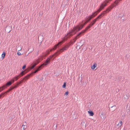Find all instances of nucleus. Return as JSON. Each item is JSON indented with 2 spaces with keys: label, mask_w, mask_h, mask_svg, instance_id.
<instances>
[{
  "label": "nucleus",
  "mask_w": 130,
  "mask_h": 130,
  "mask_svg": "<svg viewBox=\"0 0 130 130\" xmlns=\"http://www.w3.org/2000/svg\"><path fill=\"white\" fill-rule=\"evenodd\" d=\"M77 27H74L71 30H69V32L67 33V34L63 38L62 40L56 45H55L52 49L50 50V51H52V50H56L57 47H58L61 46L62 43L67 41L68 39L70 38L73 35L75 34L78 31H77Z\"/></svg>",
  "instance_id": "f257e3e1"
},
{
  "label": "nucleus",
  "mask_w": 130,
  "mask_h": 130,
  "mask_svg": "<svg viewBox=\"0 0 130 130\" xmlns=\"http://www.w3.org/2000/svg\"><path fill=\"white\" fill-rule=\"evenodd\" d=\"M113 6H109L106 9V10L100 14L95 19L97 21V20L101 18L104 14L110 11L113 8Z\"/></svg>",
  "instance_id": "f03ea898"
},
{
  "label": "nucleus",
  "mask_w": 130,
  "mask_h": 130,
  "mask_svg": "<svg viewBox=\"0 0 130 130\" xmlns=\"http://www.w3.org/2000/svg\"><path fill=\"white\" fill-rule=\"evenodd\" d=\"M26 73L25 71H22L18 75L14 77L13 79H11L12 83H13L14 81H17L19 78L22 76Z\"/></svg>",
  "instance_id": "7ed1b4c3"
},
{
  "label": "nucleus",
  "mask_w": 130,
  "mask_h": 130,
  "mask_svg": "<svg viewBox=\"0 0 130 130\" xmlns=\"http://www.w3.org/2000/svg\"><path fill=\"white\" fill-rule=\"evenodd\" d=\"M70 45L69 44H68L66 45L64 47H63L62 48L60 49L59 51H58L56 52L55 53V54H56V56H57L60 52L63 51L64 50H67L68 48L70 46Z\"/></svg>",
  "instance_id": "20e7f679"
},
{
  "label": "nucleus",
  "mask_w": 130,
  "mask_h": 130,
  "mask_svg": "<svg viewBox=\"0 0 130 130\" xmlns=\"http://www.w3.org/2000/svg\"><path fill=\"white\" fill-rule=\"evenodd\" d=\"M107 2L106 1H104L100 5V8L98 9L97 11V13H98L100 12L102 10L107 6Z\"/></svg>",
  "instance_id": "39448f33"
},
{
  "label": "nucleus",
  "mask_w": 130,
  "mask_h": 130,
  "mask_svg": "<svg viewBox=\"0 0 130 130\" xmlns=\"http://www.w3.org/2000/svg\"><path fill=\"white\" fill-rule=\"evenodd\" d=\"M55 54V53H54L53 55L50 56L46 60L43 64L41 65V66H42L43 65L46 66L50 62V59H51L54 56H56V55Z\"/></svg>",
  "instance_id": "423d86ee"
},
{
  "label": "nucleus",
  "mask_w": 130,
  "mask_h": 130,
  "mask_svg": "<svg viewBox=\"0 0 130 130\" xmlns=\"http://www.w3.org/2000/svg\"><path fill=\"white\" fill-rule=\"evenodd\" d=\"M12 83V82L11 80V81H9L7 82V83H6V85H3L2 87H0V92L2 91V90H3L4 89L6 88V86H10Z\"/></svg>",
  "instance_id": "0eeeda50"
},
{
  "label": "nucleus",
  "mask_w": 130,
  "mask_h": 130,
  "mask_svg": "<svg viewBox=\"0 0 130 130\" xmlns=\"http://www.w3.org/2000/svg\"><path fill=\"white\" fill-rule=\"evenodd\" d=\"M87 30H86V28H85V30H82L81 32H79L78 34H77L75 37L76 39H75V40L74 42H75L77 39L79 38L82 36V34L84 33Z\"/></svg>",
  "instance_id": "6e6552de"
},
{
  "label": "nucleus",
  "mask_w": 130,
  "mask_h": 130,
  "mask_svg": "<svg viewBox=\"0 0 130 130\" xmlns=\"http://www.w3.org/2000/svg\"><path fill=\"white\" fill-rule=\"evenodd\" d=\"M96 20L95 19H94L91 22L90 24L86 27L85 28L86 30H87L88 29L92 27L95 23Z\"/></svg>",
  "instance_id": "1a4fd4ad"
},
{
  "label": "nucleus",
  "mask_w": 130,
  "mask_h": 130,
  "mask_svg": "<svg viewBox=\"0 0 130 130\" xmlns=\"http://www.w3.org/2000/svg\"><path fill=\"white\" fill-rule=\"evenodd\" d=\"M88 22L87 21H86L83 24L81 25L80 26L79 25H77L75 27H77V31H79L80 30L82 29L84 27V26Z\"/></svg>",
  "instance_id": "9d476101"
},
{
  "label": "nucleus",
  "mask_w": 130,
  "mask_h": 130,
  "mask_svg": "<svg viewBox=\"0 0 130 130\" xmlns=\"http://www.w3.org/2000/svg\"><path fill=\"white\" fill-rule=\"evenodd\" d=\"M41 67V66H40L38 67L37 69H36V70L34 71L32 73H30L32 74L30 76H32L33 75V74L36 73L38 71L40 70Z\"/></svg>",
  "instance_id": "9b49d317"
},
{
  "label": "nucleus",
  "mask_w": 130,
  "mask_h": 130,
  "mask_svg": "<svg viewBox=\"0 0 130 130\" xmlns=\"http://www.w3.org/2000/svg\"><path fill=\"white\" fill-rule=\"evenodd\" d=\"M41 67V66H40L38 67L37 69H36V70L34 71L32 73H30L32 74L30 76H32L33 75V74L36 73L38 71L40 70Z\"/></svg>",
  "instance_id": "f8f14e48"
},
{
  "label": "nucleus",
  "mask_w": 130,
  "mask_h": 130,
  "mask_svg": "<svg viewBox=\"0 0 130 130\" xmlns=\"http://www.w3.org/2000/svg\"><path fill=\"white\" fill-rule=\"evenodd\" d=\"M32 74L29 73V74H28L26 76H25L24 78L21 80L22 83V82L24 80H27L28 79L30 76V75H31Z\"/></svg>",
  "instance_id": "ddd939ff"
},
{
  "label": "nucleus",
  "mask_w": 130,
  "mask_h": 130,
  "mask_svg": "<svg viewBox=\"0 0 130 130\" xmlns=\"http://www.w3.org/2000/svg\"><path fill=\"white\" fill-rule=\"evenodd\" d=\"M93 15H89V17H87L86 18V21L87 22H89L92 18L93 17H92V16Z\"/></svg>",
  "instance_id": "4468645a"
},
{
  "label": "nucleus",
  "mask_w": 130,
  "mask_h": 130,
  "mask_svg": "<svg viewBox=\"0 0 130 130\" xmlns=\"http://www.w3.org/2000/svg\"><path fill=\"white\" fill-rule=\"evenodd\" d=\"M75 39H76V38H75V37L71 41H70L69 43H68L70 45L71 44L73 45L75 42H74V41Z\"/></svg>",
  "instance_id": "2eb2a0df"
},
{
  "label": "nucleus",
  "mask_w": 130,
  "mask_h": 130,
  "mask_svg": "<svg viewBox=\"0 0 130 130\" xmlns=\"http://www.w3.org/2000/svg\"><path fill=\"white\" fill-rule=\"evenodd\" d=\"M18 86H19L17 84L16 85H15L14 86H11L9 89V90L10 91L12 90L14 88H17Z\"/></svg>",
  "instance_id": "dca6fc26"
},
{
  "label": "nucleus",
  "mask_w": 130,
  "mask_h": 130,
  "mask_svg": "<svg viewBox=\"0 0 130 130\" xmlns=\"http://www.w3.org/2000/svg\"><path fill=\"white\" fill-rule=\"evenodd\" d=\"M39 62H38L37 63H35L34 64H32L31 69H33Z\"/></svg>",
  "instance_id": "f3484780"
},
{
  "label": "nucleus",
  "mask_w": 130,
  "mask_h": 130,
  "mask_svg": "<svg viewBox=\"0 0 130 130\" xmlns=\"http://www.w3.org/2000/svg\"><path fill=\"white\" fill-rule=\"evenodd\" d=\"M122 121H119V123L117 125V126H118L119 127H118V128H119L120 127H121L122 126Z\"/></svg>",
  "instance_id": "a211bd4d"
},
{
  "label": "nucleus",
  "mask_w": 130,
  "mask_h": 130,
  "mask_svg": "<svg viewBox=\"0 0 130 130\" xmlns=\"http://www.w3.org/2000/svg\"><path fill=\"white\" fill-rule=\"evenodd\" d=\"M96 66V63H94L93 65L91 67V68L92 70H94Z\"/></svg>",
  "instance_id": "6ab92c4d"
},
{
  "label": "nucleus",
  "mask_w": 130,
  "mask_h": 130,
  "mask_svg": "<svg viewBox=\"0 0 130 130\" xmlns=\"http://www.w3.org/2000/svg\"><path fill=\"white\" fill-rule=\"evenodd\" d=\"M98 13H97V11H95L94 12L92 13V15H93L92 16V17H93V18L95 17L96 15Z\"/></svg>",
  "instance_id": "aec40b11"
},
{
  "label": "nucleus",
  "mask_w": 130,
  "mask_h": 130,
  "mask_svg": "<svg viewBox=\"0 0 130 130\" xmlns=\"http://www.w3.org/2000/svg\"><path fill=\"white\" fill-rule=\"evenodd\" d=\"M88 113L90 116H92L94 115L93 112L92 111H88Z\"/></svg>",
  "instance_id": "412c9836"
},
{
  "label": "nucleus",
  "mask_w": 130,
  "mask_h": 130,
  "mask_svg": "<svg viewBox=\"0 0 130 130\" xmlns=\"http://www.w3.org/2000/svg\"><path fill=\"white\" fill-rule=\"evenodd\" d=\"M22 127L23 129L25 130L27 128V126L25 125H24V124H23Z\"/></svg>",
  "instance_id": "4be33fe9"
},
{
  "label": "nucleus",
  "mask_w": 130,
  "mask_h": 130,
  "mask_svg": "<svg viewBox=\"0 0 130 130\" xmlns=\"http://www.w3.org/2000/svg\"><path fill=\"white\" fill-rule=\"evenodd\" d=\"M5 52H3L2 55V58L3 59L4 58L5 56Z\"/></svg>",
  "instance_id": "5701e85b"
},
{
  "label": "nucleus",
  "mask_w": 130,
  "mask_h": 130,
  "mask_svg": "<svg viewBox=\"0 0 130 130\" xmlns=\"http://www.w3.org/2000/svg\"><path fill=\"white\" fill-rule=\"evenodd\" d=\"M66 83L65 82H64L62 85V87L63 88H65L66 87Z\"/></svg>",
  "instance_id": "b1692460"
},
{
  "label": "nucleus",
  "mask_w": 130,
  "mask_h": 130,
  "mask_svg": "<svg viewBox=\"0 0 130 130\" xmlns=\"http://www.w3.org/2000/svg\"><path fill=\"white\" fill-rule=\"evenodd\" d=\"M111 108H114V109L112 110V111H113L114 110H115V109H116V106L115 105L114 106H112L111 107Z\"/></svg>",
  "instance_id": "393cba45"
},
{
  "label": "nucleus",
  "mask_w": 130,
  "mask_h": 130,
  "mask_svg": "<svg viewBox=\"0 0 130 130\" xmlns=\"http://www.w3.org/2000/svg\"><path fill=\"white\" fill-rule=\"evenodd\" d=\"M69 93V92L68 91H67L66 92H65L64 94L65 95H66V96H67V95H68V94Z\"/></svg>",
  "instance_id": "a878e982"
},
{
  "label": "nucleus",
  "mask_w": 130,
  "mask_h": 130,
  "mask_svg": "<svg viewBox=\"0 0 130 130\" xmlns=\"http://www.w3.org/2000/svg\"><path fill=\"white\" fill-rule=\"evenodd\" d=\"M22 82L21 81H20L19 82H17V84L19 86V85L21 83H22Z\"/></svg>",
  "instance_id": "bb28decb"
},
{
  "label": "nucleus",
  "mask_w": 130,
  "mask_h": 130,
  "mask_svg": "<svg viewBox=\"0 0 130 130\" xmlns=\"http://www.w3.org/2000/svg\"><path fill=\"white\" fill-rule=\"evenodd\" d=\"M26 65H24L22 67V69H24L26 68Z\"/></svg>",
  "instance_id": "cd10ccee"
},
{
  "label": "nucleus",
  "mask_w": 130,
  "mask_h": 130,
  "mask_svg": "<svg viewBox=\"0 0 130 130\" xmlns=\"http://www.w3.org/2000/svg\"><path fill=\"white\" fill-rule=\"evenodd\" d=\"M84 123H85L84 122H82L81 123V125H82V126H84Z\"/></svg>",
  "instance_id": "c85d7f7f"
},
{
  "label": "nucleus",
  "mask_w": 130,
  "mask_h": 130,
  "mask_svg": "<svg viewBox=\"0 0 130 130\" xmlns=\"http://www.w3.org/2000/svg\"><path fill=\"white\" fill-rule=\"evenodd\" d=\"M17 54L18 56L20 55H21V53L20 52H18Z\"/></svg>",
  "instance_id": "c756f323"
},
{
  "label": "nucleus",
  "mask_w": 130,
  "mask_h": 130,
  "mask_svg": "<svg viewBox=\"0 0 130 130\" xmlns=\"http://www.w3.org/2000/svg\"><path fill=\"white\" fill-rule=\"evenodd\" d=\"M4 94V93H2L1 94H0V98H1L2 97V96Z\"/></svg>",
  "instance_id": "7c9ffc66"
},
{
  "label": "nucleus",
  "mask_w": 130,
  "mask_h": 130,
  "mask_svg": "<svg viewBox=\"0 0 130 130\" xmlns=\"http://www.w3.org/2000/svg\"><path fill=\"white\" fill-rule=\"evenodd\" d=\"M26 122H25L23 123V124H24V125H26Z\"/></svg>",
  "instance_id": "2f4dec72"
},
{
  "label": "nucleus",
  "mask_w": 130,
  "mask_h": 130,
  "mask_svg": "<svg viewBox=\"0 0 130 130\" xmlns=\"http://www.w3.org/2000/svg\"><path fill=\"white\" fill-rule=\"evenodd\" d=\"M33 50H34V49H33V48H32V50L30 51V52H32V51H33Z\"/></svg>",
  "instance_id": "473e14b6"
},
{
  "label": "nucleus",
  "mask_w": 130,
  "mask_h": 130,
  "mask_svg": "<svg viewBox=\"0 0 130 130\" xmlns=\"http://www.w3.org/2000/svg\"><path fill=\"white\" fill-rule=\"evenodd\" d=\"M31 48V47L29 48H28V50L29 51Z\"/></svg>",
  "instance_id": "72a5a7b5"
},
{
  "label": "nucleus",
  "mask_w": 130,
  "mask_h": 130,
  "mask_svg": "<svg viewBox=\"0 0 130 130\" xmlns=\"http://www.w3.org/2000/svg\"><path fill=\"white\" fill-rule=\"evenodd\" d=\"M39 36L38 37V39L39 41Z\"/></svg>",
  "instance_id": "f704fd0d"
},
{
  "label": "nucleus",
  "mask_w": 130,
  "mask_h": 130,
  "mask_svg": "<svg viewBox=\"0 0 130 130\" xmlns=\"http://www.w3.org/2000/svg\"><path fill=\"white\" fill-rule=\"evenodd\" d=\"M43 68V67H42V68Z\"/></svg>",
  "instance_id": "c9c22d12"
}]
</instances>
